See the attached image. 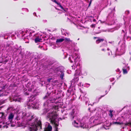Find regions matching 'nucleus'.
I'll return each instance as SVG.
<instances>
[{
    "label": "nucleus",
    "mask_w": 131,
    "mask_h": 131,
    "mask_svg": "<svg viewBox=\"0 0 131 131\" xmlns=\"http://www.w3.org/2000/svg\"><path fill=\"white\" fill-rule=\"evenodd\" d=\"M52 129V126L50 125H49L47 128L44 129V131H51Z\"/></svg>",
    "instance_id": "obj_6"
},
{
    "label": "nucleus",
    "mask_w": 131,
    "mask_h": 131,
    "mask_svg": "<svg viewBox=\"0 0 131 131\" xmlns=\"http://www.w3.org/2000/svg\"><path fill=\"white\" fill-rule=\"evenodd\" d=\"M64 40V39L63 38H60L59 39H57L56 41V43L58 44L59 43L61 42Z\"/></svg>",
    "instance_id": "obj_11"
},
{
    "label": "nucleus",
    "mask_w": 131,
    "mask_h": 131,
    "mask_svg": "<svg viewBox=\"0 0 131 131\" xmlns=\"http://www.w3.org/2000/svg\"><path fill=\"white\" fill-rule=\"evenodd\" d=\"M41 40V38L39 37H37L34 39V41L36 43H37L38 42L40 41V40Z\"/></svg>",
    "instance_id": "obj_9"
},
{
    "label": "nucleus",
    "mask_w": 131,
    "mask_h": 131,
    "mask_svg": "<svg viewBox=\"0 0 131 131\" xmlns=\"http://www.w3.org/2000/svg\"><path fill=\"white\" fill-rule=\"evenodd\" d=\"M74 94H72V95H74Z\"/></svg>",
    "instance_id": "obj_50"
},
{
    "label": "nucleus",
    "mask_w": 131,
    "mask_h": 131,
    "mask_svg": "<svg viewBox=\"0 0 131 131\" xmlns=\"http://www.w3.org/2000/svg\"><path fill=\"white\" fill-rule=\"evenodd\" d=\"M59 76H60V77L61 79H63V77L64 76V74L63 72L61 71H60V73H59Z\"/></svg>",
    "instance_id": "obj_10"
},
{
    "label": "nucleus",
    "mask_w": 131,
    "mask_h": 131,
    "mask_svg": "<svg viewBox=\"0 0 131 131\" xmlns=\"http://www.w3.org/2000/svg\"><path fill=\"white\" fill-rule=\"evenodd\" d=\"M57 114L55 112L49 113L47 117L49 118L50 123L53 124L55 126L56 129L55 131H58L57 127L59 126V119L57 118Z\"/></svg>",
    "instance_id": "obj_1"
},
{
    "label": "nucleus",
    "mask_w": 131,
    "mask_h": 131,
    "mask_svg": "<svg viewBox=\"0 0 131 131\" xmlns=\"http://www.w3.org/2000/svg\"><path fill=\"white\" fill-rule=\"evenodd\" d=\"M49 111V110L47 108H45L43 110V114H46Z\"/></svg>",
    "instance_id": "obj_14"
},
{
    "label": "nucleus",
    "mask_w": 131,
    "mask_h": 131,
    "mask_svg": "<svg viewBox=\"0 0 131 131\" xmlns=\"http://www.w3.org/2000/svg\"><path fill=\"white\" fill-rule=\"evenodd\" d=\"M38 127H40V129H42V124L40 120L38 121L37 123L32 124L29 126V129L30 131H37Z\"/></svg>",
    "instance_id": "obj_2"
},
{
    "label": "nucleus",
    "mask_w": 131,
    "mask_h": 131,
    "mask_svg": "<svg viewBox=\"0 0 131 131\" xmlns=\"http://www.w3.org/2000/svg\"><path fill=\"white\" fill-rule=\"evenodd\" d=\"M24 94L25 95H29V93L28 91H27L24 93Z\"/></svg>",
    "instance_id": "obj_26"
},
{
    "label": "nucleus",
    "mask_w": 131,
    "mask_h": 131,
    "mask_svg": "<svg viewBox=\"0 0 131 131\" xmlns=\"http://www.w3.org/2000/svg\"><path fill=\"white\" fill-rule=\"evenodd\" d=\"M85 98V100H87V98H88L87 97H86V96H84V97H83V99L84 100V98Z\"/></svg>",
    "instance_id": "obj_37"
},
{
    "label": "nucleus",
    "mask_w": 131,
    "mask_h": 131,
    "mask_svg": "<svg viewBox=\"0 0 131 131\" xmlns=\"http://www.w3.org/2000/svg\"><path fill=\"white\" fill-rule=\"evenodd\" d=\"M126 35V34H125L124 35V37H125V36Z\"/></svg>",
    "instance_id": "obj_42"
},
{
    "label": "nucleus",
    "mask_w": 131,
    "mask_h": 131,
    "mask_svg": "<svg viewBox=\"0 0 131 131\" xmlns=\"http://www.w3.org/2000/svg\"><path fill=\"white\" fill-rule=\"evenodd\" d=\"M92 0H90V3H89V7L90 6L91 4V2H92Z\"/></svg>",
    "instance_id": "obj_33"
},
{
    "label": "nucleus",
    "mask_w": 131,
    "mask_h": 131,
    "mask_svg": "<svg viewBox=\"0 0 131 131\" xmlns=\"http://www.w3.org/2000/svg\"><path fill=\"white\" fill-rule=\"evenodd\" d=\"M129 125H130V126H131V122L130 121L129 122V123H126L125 124V126H127Z\"/></svg>",
    "instance_id": "obj_19"
},
{
    "label": "nucleus",
    "mask_w": 131,
    "mask_h": 131,
    "mask_svg": "<svg viewBox=\"0 0 131 131\" xmlns=\"http://www.w3.org/2000/svg\"><path fill=\"white\" fill-rule=\"evenodd\" d=\"M14 116V114L12 113H10L9 114L8 119L10 122H12Z\"/></svg>",
    "instance_id": "obj_4"
},
{
    "label": "nucleus",
    "mask_w": 131,
    "mask_h": 131,
    "mask_svg": "<svg viewBox=\"0 0 131 131\" xmlns=\"http://www.w3.org/2000/svg\"><path fill=\"white\" fill-rule=\"evenodd\" d=\"M96 21V20L95 19H93V22H95Z\"/></svg>",
    "instance_id": "obj_40"
},
{
    "label": "nucleus",
    "mask_w": 131,
    "mask_h": 131,
    "mask_svg": "<svg viewBox=\"0 0 131 131\" xmlns=\"http://www.w3.org/2000/svg\"><path fill=\"white\" fill-rule=\"evenodd\" d=\"M15 119L17 120H18L20 119V118L18 116H17L15 118Z\"/></svg>",
    "instance_id": "obj_27"
},
{
    "label": "nucleus",
    "mask_w": 131,
    "mask_h": 131,
    "mask_svg": "<svg viewBox=\"0 0 131 131\" xmlns=\"http://www.w3.org/2000/svg\"><path fill=\"white\" fill-rule=\"evenodd\" d=\"M8 113L5 114L4 112H0V118L3 119H6V117L7 116Z\"/></svg>",
    "instance_id": "obj_3"
},
{
    "label": "nucleus",
    "mask_w": 131,
    "mask_h": 131,
    "mask_svg": "<svg viewBox=\"0 0 131 131\" xmlns=\"http://www.w3.org/2000/svg\"><path fill=\"white\" fill-rule=\"evenodd\" d=\"M127 39H131V37L129 36H128L127 37Z\"/></svg>",
    "instance_id": "obj_34"
},
{
    "label": "nucleus",
    "mask_w": 131,
    "mask_h": 131,
    "mask_svg": "<svg viewBox=\"0 0 131 131\" xmlns=\"http://www.w3.org/2000/svg\"><path fill=\"white\" fill-rule=\"evenodd\" d=\"M105 96V95L101 96L99 98V100L101 99L102 97H103Z\"/></svg>",
    "instance_id": "obj_31"
},
{
    "label": "nucleus",
    "mask_w": 131,
    "mask_h": 131,
    "mask_svg": "<svg viewBox=\"0 0 131 131\" xmlns=\"http://www.w3.org/2000/svg\"><path fill=\"white\" fill-rule=\"evenodd\" d=\"M1 91V90H0V91Z\"/></svg>",
    "instance_id": "obj_51"
},
{
    "label": "nucleus",
    "mask_w": 131,
    "mask_h": 131,
    "mask_svg": "<svg viewBox=\"0 0 131 131\" xmlns=\"http://www.w3.org/2000/svg\"><path fill=\"white\" fill-rule=\"evenodd\" d=\"M3 96V95L2 94H0V97Z\"/></svg>",
    "instance_id": "obj_43"
},
{
    "label": "nucleus",
    "mask_w": 131,
    "mask_h": 131,
    "mask_svg": "<svg viewBox=\"0 0 131 131\" xmlns=\"http://www.w3.org/2000/svg\"><path fill=\"white\" fill-rule=\"evenodd\" d=\"M126 14L128 15L129 14V10H127L125 12Z\"/></svg>",
    "instance_id": "obj_29"
},
{
    "label": "nucleus",
    "mask_w": 131,
    "mask_h": 131,
    "mask_svg": "<svg viewBox=\"0 0 131 131\" xmlns=\"http://www.w3.org/2000/svg\"><path fill=\"white\" fill-rule=\"evenodd\" d=\"M72 91L69 90H67V92H68L70 93V95L71 94V92Z\"/></svg>",
    "instance_id": "obj_30"
},
{
    "label": "nucleus",
    "mask_w": 131,
    "mask_h": 131,
    "mask_svg": "<svg viewBox=\"0 0 131 131\" xmlns=\"http://www.w3.org/2000/svg\"><path fill=\"white\" fill-rule=\"evenodd\" d=\"M74 55L75 56L74 58V62H77L78 61V56H77V54L76 53H75Z\"/></svg>",
    "instance_id": "obj_13"
},
{
    "label": "nucleus",
    "mask_w": 131,
    "mask_h": 131,
    "mask_svg": "<svg viewBox=\"0 0 131 131\" xmlns=\"http://www.w3.org/2000/svg\"><path fill=\"white\" fill-rule=\"evenodd\" d=\"M99 37H93V39H96V38H97L98 39V38H99Z\"/></svg>",
    "instance_id": "obj_35"
},
{
    "label": "nucleus",
    "mask_w": 131,
    "mask_h": 131,
    "mask_svg": "<svg viewBox=\"0 0 131 131\" xmlns=\"http://www.w3.org/2000/svg\"><path fill=\"white\" fill-rule=\"evenodd\" d=\"M14 107L12 106H9L8 107V108L7 110V113H8L10 112L11 111H13V110Z\"/></svg>",
    "instance_id": "obj_7"
},
{
    "label": "nucleus",
    "mask_w": 131,
    "mask_h": 131,
    "mask_svg": "<svg viewBox=\"0 0 131 131\" xmlns=\"http://www.w3.org/2000/svg\"><path fill=\"white\" fill-rule=\"evenodd\" d=\"M11 126L12 127H14L15 126V125H13V124H12L11 125Z\"/></svg>",
    "instance_id": "obj_36"
},
{
    "label": "nucleus",
    "mask_w": 131,
    "mask_h": 131,
    "mask_svg": "<svg viewBox=\"0 0 131 131\" xmlns=\"http://www.w3.org/2000/svg\"><path fill=\"white\" fill-rule=\"evenodd\" d=\"M7 87V86L6 85V84H5L2 87V90H5L6 88Z\"/></svg>",
    "instance_id": "obj_20"
},
{
    "label": "nucleus",
    "mask_w": 131,
    "mask_h": 131,
    "mask_svg": "<svg viewBox=\"0 0 131 131\" xmlns=\"http://www.w3.org/2000/svg\"><path fill=\"white\" fill-rule=\"evenodd\" d=\"M113 124H119V125H122V124H123V123H121L120 122H114Z\"/></svg>",
    "instance_id": "obj_21"
},
{
    "label": "nucleus",
    "mask_w": 131,
    "mask_h": 131,
    "mask_svg": "<svg viewBox=\"0 0 131 131\" xmlns=\"http://www.w3.org/2000/svg\"><path fill=\"white\" fill-rule=\"evenodd\" d=\"M113 111V110H110L109 111L110 113L109 114V116H110L111 118H112L113 116V115L112 113Z\"/></svg>",
    "instance_id": "obj_15"
},
{
    "label": "nucleus",
    "mask_w": 131,
    "mask_h": 131,
    "mask_svg": "<svg viewBox=\"0 0 131 131\" xmlns=\"http://www.w3.org/2000/svg\"><path fill=\"white\" fill-rule=\"evenodd\" d=\"M72 113L71 114V115L72 116V118L73 119L74 118V116H73V113L72 112Z\"/></svg>",
    "instance_id": "obj_39"
},
{
    "label": "nucleus",
    "mask_w": 131,
    "mask_h": 131,
    "mask_svg": "<svg viewBox=\"0 0 131 131\" xmlns=\"http://www.w3.org/2000/svg\"><path fill=\"white\" fill-rule=\"evenodd\" d=\"M122 31L123 32H124V30H122Z\"/></svg>",
    "instance_id": "obj_47"
},
{
    "label": "nucleus",
    "mask_w": 131,
    "mask_h": 131,
    "mask_svg": "<svg viewBox=\"0 0 131 131\" xmlns=\"http://www.w3.org/2000/svg\"><path fill=\"white\" fill-rule=\"evenodd\" d=\"M34 117L33 116H32L31 117V118L28 119V121H31L33 119H34Z\"/></svg>",
    "instance_id": "obj_24"
},
{
    "label": "nucleus",
    "mask_w": 131,
    "mask_h": 131,
    "mask_svg": "<svg viewBox=\"0 0 131 131\" xmlns=\"http://www.w3.org/2000/svg\"><path fill=\"white\" fill-rule=\"evenodd\" d=\"M89 17H91V18H94V17H93V16H89Z\"/></svg>",
    "instance_id": "obj_41"
},
{
    "label": "nucleus",
    "mask_w": 131,
    "mask_h": 131,
    "mask_svg": "<svg viewBox=\"0 0 131 131\" xmlns=\"http://www.w3.org/2000/svg\"><path fill=\"white\" fill-rule=\"evenodd\" d=\"M95 24H92L91 25L90 27L91 28H93V27H95Z\"/></svg>",
    "instance_id": "obj_25"
},
{
    "label": "nucleus",
    "mask_w": 131,
    "mask_h": 131,
    "mask_svg": "<svg viewBox=\"0 0 131 131\" xmlns=\"http://www.w3.org/2000/svg\"><path fill=\"white\" fill-rule=\"evenodd\" d=\"M101 50L104 51H105V50L104 49H101Z\"/></svg>",
    "instance_id": "obj_38"
},
{
    "label": "nucleus",
    "mask_w": 131,
    "mask_h": 131,
    "mask_svg": "<svg viewBox=\"0 0 131 131\" xmlns=\"http://www.w3.org/2000/svg\"><path fill=\"white\" fill-rule=\"evenodd\" d=\"M65 41H70V38H65Z\"/></svg>",
    "instance_id": "obj_23"
},
{
    "label": "nucleus",
    "mask_w": 131,
    "mask_h": 131,
    "mask_svg": "<svg viewBox=\"0 0 131 131\" xmlns=\"http://www.w3.org/2000/svg\"><path fill=\"white\" fill-rule=\"evenodd\" d=\"M50 94V93H47V94L45 95V97H43V99H46L49 96Z\"/></svg>",
    "instance_id": "obj_17"
},
{
    "label": "nucleus",
    "mask_w": 131,
    "mask_h": 131,
    "mask_svg": "<svg viewBox=\"0 0 131 131\" xmlns=\"http://www.w3.org/2000/svg\"><path fill=\"white\" fill-rule=\"evenodd\" d=\"M24 91H25L26 90H26V89H24Z\"/></svg>",
    "instance_id": "obj_46"
},
{
    "label": "nucleus",
    "mask_w": 131,
    "mask_h": 131,
    "mask_svg": "<svg viewBox=\"0 0 131 131\" xmlns=\"http://www.w3.org/2000/svg\"><path fill=\"white\" fill-rule=\"evenodd\" d=\"M123 73L124 74H126L127 73V70L126 69H122Z\"/></svg>",
    "instance_id": "obj_18"
},
{
    "label": "nucleus",
    "mask_w": 131,
    "mask_h": 131,
    "mask_svg": "<svg viewBox=\"0 0 131 131\" xmlns=\"http://www.w3.org/2000/svg\"><path fill=\"white\" fill-rule=\"evenodd\" d=\"M84 123H80V124L79 125V127H80L81 128H84Z\"/></svg>",
    "instance_id": "obj_16"
},
{
    "label": "nucleus",
    "mask_w": 131,
    "mask_h": 131,
    "mask_svg": "<svg viewBox=\"0 0 131 131\" xmlns=\"http://www.w3.org/2000/svg\"><path fill=\"white\" fill-rule=\"evenodd\" d=\"M73 124L74 125V127L77 128L79 127V124L78 123H77L74 120V121Z\"/></svg>",
    "instance_id": "obj_12"
},
{
    "label": "nucleus",
    "mask_w": 131,
    "mask_h": 131,
    "mask_svg": "<svg viewBox=\"0 0 131 131\" xmlns=\"http://www.w3.org/2000/svg\"><path fill=\"white\" fill-rule=\"evenodd\" d=\"M104 40V39L103 38H98V39L96 41V43L97 44H99L101 42L103 41Z\"/></svg>",
    "instance_id": "obj_8"
},
{
    "label": "nucleus",
    "mask_w": 131,
    "mask_h": 131,
    "mask_svg": "<svg viewBox=\"0 0 131 131\" xmlns=\"http://www.w3.org/2000/svg\"><path fill=\"white\" fill-rule=\"evenodd\" d=\"M107 50L108 51L110 50V49L108 48H107Z\"/></svg>",
    "instance_id": "obj_44"
},
{
    "label": "nucleus",
    "mask_w": 131,
    "mask_h": 131,
    "mask_svg": "<svg viewBox=\"0 0 131 131\" xmlns=\"http://www.w3.org/2000/svg\"><path fill=\"white\" fill-rule=\"evenodd\" d=\"M70 62H71V63H72V62H73V61H72L71 60H70Z\"/></svg>",
    "instance_id": "obj_45"
},
{
    "label": "nucleus",
    "mask_w": 131,
    "mask_h": 131,
    "mask_svg": "<svg viewBox=\"0 0 131 131\" xmlns=\"http://www.w3.org/2000/svg\"><path fill=\"white\" fill-rule=\"evenodd\" d=\"M84 98V101H85V103L86 104H87L88 102L89 101V99L88 98H87V100H85V97Z\"/></svg>",
    "instance_id": "obj_22"
},
{
    "label": "nucleus",
    "mask_w": 131,
    "mask_h": 131,
    "mask_svg": "<svg viewBox=\"0 0 131 131\" xmlns=\"http://www.w3.org/2000/svg\"><path fill=\"white\" fill-rule=\"evenodd\" d=\"M55 8L57 10H58V9L56 7H55Z\"/></svg>",
    "instance_id": "obj_48"
},
{
    "label": "nucleus",
    "mask_w": 131,
    "mask_h": 131,
    "mask_svg": "<svg viewBox=\"0 0 131 131\" xmlns=\"http://www.w3.org/2000/svg\"><path fill=\"white\" fill-rule=\"evenodd\" d=\"M52 79V78H50L48 79L47 80V81L48 82H49Z\"/></svg>",
    "instance_id": "obj_28"
},
{
    "label": "nucleus",
    "mask_w": 131,
    "mask_h": 131,
    "mask_svg": "<svg viewBox=\"0 0 131 131\" xmlns=\"http://www.w3.org/2000/svg\"><path fill=\"white\" fill-rule=\"evenodd\" d=\"M52 1L54 2L56 4H57L58 5H59V6L64 11H65V9L63 7V6H61L60 4V3L58 2L56 0H51Z\"/></svg>",
    "instance_id": "obj_5"
},
{
    "label": "nucleus",
    "mask_w": 131,
    "mask_h": 131,
    "mask_svg": "<svg viewBox=\"0 0 131 131\" xmlns=\"http://www.w3.org/2000/svg\"><path fill=\"white\" fill-rule=\"evenodd\" d=\"M99 33H98V32H97V33H96V34H99Z\"/></svg>",
    "instance_id": "obj_49"
},
{
    "label": "nucleus",
    "mask_w": 131,
    "mask_h": 131,
    "mask_svg": "<svg viewBox=\"0 0 131 131\" xmlns=\"http://www.w3.org/2000/svg\"><path fill=\"white\" fill-rule=\"evenodd\" d=\"M35 95H32L31 96H30V97L32 99L34 98V99H35Z\"/></svg>",
    "instance_id": "obj_32"
}]
</instances>
